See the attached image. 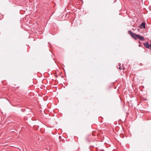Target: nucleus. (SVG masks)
Segmentation results:
<instances>
[{
	"label": "nucleus",
	"instance_id": "nucleus-1",
	"mask_svg": "<svg viewBox=\"0 0 151 151\" xmlns=\"http://www.w3.org/2000/svg\"><path fill=\"white\" fill-rule=\"evenodd\" d=\"M129 34L130 35L131 37L135 40L137 39L142 41H144V37L140 35L139 34H137L135 33H133L132 31L129 30L128 31Z\"/></svg>",
	"mask_w": 151,
	"mask_h": 151
},
{
	"label": "nucleus",
	"instance_id": "nucleus-2",
	"mask_svg": "<svg viewBox=\"0 0 151 151\" xmlns=\"http://www.w3.org/2000/svg\"><path fill=\"white\" fill-rule=\"evenodd\" d=\"M144 45L147 48L151 50V44H149L147 42L144 43Z\"/></svg>",
	"mask_w": 151,
	"mask_h": 151
},
{
	"label": "nucleus",
	"instance_id": "nucleus-3",
	"mask_svg": "<svg viewBox=\"0 0 151 151\" xmlns=\"http://www.w3.org/2000/svg\"><path fill=\"white\" fill-rule=\"evenodd\" d=\"M140 28L141 29H145V22H142L140 26Z\"/></svg>",
	"mask_w": 151,
	"mask_h": 151
},
{
	"label": "nucleus",
	"instance_id": "nucleus-4",
	"mask_svg": "<svg viewBox=\"0 0 151 151\" xmlns=\"http://www.w3.org/2000/svg\"><path fill=\"white\" fill-rule=\"evenodd\" d=\"M119 69H120V70H122V67H119Z\"/></svg>",
	"mask_w": 151,
	"mask_h": 151
},
{
	"label": "nucleus",
	"instance_id": "nucleus-5",
	"mask_svg": "<svg viewBox=\"0 0 151 151\" xmlns=\"http://www.w3.org/2000/svg\"><path fill=\"white\" fill-rule=\"evenodd\" d=\"M59 139L61 138V137L60 136H59Z\"/></svg>",
	"mask_w": 151,
	"mask_h": 151
},
{
	"label": "nucleus",
	"instance_id": "nucleus-6",
	"mask_svg": "<svg viewBox=\"0 0 151 151\" xmlns=\"http://www.w3.org/2000/svg\"><path fill=\"white\" fill-rule=\"evenodd\" d=\"M139 43L140 44H141V42H140V41H139Z\"/></svg>",
	"mask_w": 151,
	"mask_h": 151
},
{
	"label": "nucleus",
	"instance_id": "nucleus-7",
	"mask_svg": "<svg viewBox=\"0 0 151 151\" xmlns=\"http://www.w3.org/2000/svg\"><path fill=\"white\" fill-rule=\"evenodd\" d=\"M140 45H139V47H140Z\"/></svg>",
	"mask_w": 151,
	"mask_h": 151
}]
</instances>
